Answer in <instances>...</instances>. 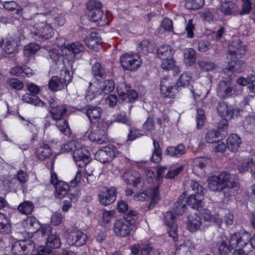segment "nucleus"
I'll return each instance as SVG.
<instances>
[{"label":"nucleus","instance_id":"nucleus-9","mask_svg":"<svg viewBox=\"0 0 255 255\" xmlns=\"http://www.w3.org/2000/svg\"><path fill=\"white\" fill-rule=\"evenodd\" d=\"M52 67L54 69H60V76H53L49 80L48 86L50 90L53 91H58L62 90L72 80V74L69 67L65 66L64 68H59L55 66L53 62Z\"/></svg>","mask_w":255,"mask_h":255},{"label":"nucleus","instance_id":"nucleus-32","mask_svg":"<svg viewBox=\"0 0 255 255\" xmlns=\"http://www.w3.org/2000/svg\"><path fill=\"white\" fill-rule=\"evenodd\" d=\"M102 110L100 107L88 106L86 114L91 122H96L101 117Z\"/></svg>","mask_w":255,"mask_h":255},{"label":"nucleus","instance_id":"nucleus-17","mask_svg":"<svg viewBox=\"0 0 255 255\" xmlns=\"http://www.w3.org/2000/svg\"><path fill=\"white\" fill-rule=\"evenodd\" d=\"M117 90L120 98L123 100L132 102L137 98L136 92L131 90L130 87L125 83L119 84Z\"/></svg>","mask_w":255,"mask_h":255},{"label":"nucleus","instance_id":"nucleus-41","mask_svg":"<svg viewBox=\"0 0 255 255\" xmlns=\"http://www.w3.org/2000/svg\"><path fill=\"white\" fill-rule=\"evenodd\" d=\"M238 7L237 4L231 1H225L221 4V10L227 15L232 14L237 12Z\"/></svg>","mask_w":255,"mask_h":255},{"label":"nucleus","instance_id":"nucleus-29","mask_svg":"<svg viewBox=\"0 0 255 255\" xmlns=\"http://www.w3.org/2000/svg\"><path fill=\"white\" fill-rule=\"evenodd\" d=\"M203 200L204 195L202 193H199L198 194H192L190 195L185 201L192 208L198 209L203 206Z\"/></svg>","mask_w":255,"mask_h":255},{"label":"nucleus","instance_id":"nucleus-57","mask_svg":"<svg viewBox=\"0 0 255 255\" xmlns=\"http://www.w3.org/2000/svg\"><path fill=\"white\" fill-rule=\"evenodd\" d=\"M191 92L195 98L200 97L203 93L205 94L204 95V97L205 98L208 94L209 90H206L202 85L199 84L196 86L195 89L193 87Z\"/></svg>","mask_w":255,"mask_h":255},{"label":"nucleus","instance_id":"nucleus-52","mask_svg":"<svg viewBox=\"0 0 255 255\" xmlns=\"http://www.w3.org/2000/svg\"><path fill=\"white\" fill-rule=\"evenodd\" d=\"M40 49V46L35 43H31L26 45L23 49V53L25 56L31 57Z\"/></svg>","mask_w":255,"mask_h":255},{"label":"nucleus","instance_id":"nucleus-55","mask_svg":"<svg viewBox=\"0 0 255 255\" xmlns=\"http://www.w3.org/2000/svg\"><path fill=\"white\" fill-rule=\"evenodd\" d=\"M227 118H223L218 123V131L221 133V137H225L227 134V129L228 127V120Z\"/></svg>","mask_w":255,"mask_h":255},{"label":"nucleus","instance_id":"nucleus-48","mask_svg":"<svg viewBox=\"0 0 255 255\" xmlns=\"http://www.w3.org/2000/svg\"><path fill=\"white\" fill-rule=\"evenodd\" d=\"M154 150L151 156V160L154 163H159L162 159V152L158 142L153 140Z\"/></svg>","mask_w":255,"mask_h":255},{"label":"nucleus","instance_id":"nucleus-8","mask_svg":"<svg viewBox=\"0 0 255 255\" xmlns=\"http://www.w3.org/2000/svg\"><path fill=\"white\" fill-rule=\"evenodd\" d=\"M67 113L66 107L59 105L51 108L50 111V117L55 121V125L60 132L66 135H69L71 129L66 119Z\"/></svg>","mask_w":255,"mask_h":255},{"label":"nucleus","instance_id":"nucleus-30","mask_svg":"<svg viewBox=\"0 0 255 255\" xmlns=\"http://www.w3.org/2000/svg\"><path fill=\"white\" fill-rule=\"evenodd\" d=\"M162 59L161 66L163 70L167 71L172 70L174 75H177L181 71L180 67L176 65L175 61L173 59V57Z\"/></svg>","mask_w":255,"mask_h":255},{"label":"nucleus","instance_id":"nucleus-2","mask_svg":"<svg viewBox=\"0 0 255 255\" xmlns=\"http://www.w3.org/2000/svg\"><path fill=\"white\" fill-rule=\"evenodd\" d=\"M251 237V235L244 230L232 234L229 239L222 235L220 237L221 241L218 243L219 252L221 255H226L238 246L244 247L249 242L255 249V234L252 239Z\"/></svg>","mask_w":255,"mask_h":255},{"label":"nucleus","instance_id":"nucleus-19","mask_svg":"<svg viewBox=\"0 0 255 255\" xmlns=\"http://www.w3.org/2000/svg\"><path fill=\"white\" fill-rule=\"evenodd\" d=\"M217 93L219 96L225 98L237 95L236 86L230 80L219 83Z\"/></svg>","mask_w":255,"mask_h":255},{"label":"nucleus","instance_id":"nucleus-56","mask_svg":"<svg viewBox=\"0 0 255 255\" xmlns=\"http://www.w3.org/2000/svg\"><path fill=\"white\" fill-rule=\"evenodd\" d=\"M158 251L153 249L151 244L145 245L140 249V255H159Z\"/></svg>","mask_w":255,"mask_h":255},{"label":"nucleus","instance_id":"nucleus-34","mask_svg":"<svg viewBox=\"0 0 255 255\" xmlns=\"http://www.w3.org/2000/svg\"><path fill=\"white\" fill-rule=\"evenodd\" d=\"M185 152V146L182 144H180L176 146H169L166 149V154L172 157H179Z\"/></svg>","mask_w":255,"mask_h":255},{"label":"nucleus","instance_id":"nucleus-20","mask_svg":"<svg viewBox=\"0 0 255 255\" xmlns=\"http://www.w3.org/2000/svg\"><path fill=\"white\" fill-rule=\"evenodd\" d=\"M116 194L117 190L115 187L105 188L101 190L99 193V202L104 206L109 205L116 200Z\"/></svg>","mask_w":255,"mask_h":255},{"label":"nucleus","instance_id":"nucleus-31","mask_svg":"<svg viewBox=\"0 0 255 255\" xmlns=\"http://www.w3.org/2000/svg\"><path fill=\"white\" fill-rule=\"evenodd\" d=\"M241 143V138L236 134H231L227 139V146L231 151L235 152L237 151Z\"/></svg>","mask_w":255,"mask_h":255},{"label":"nucleus","instance_id":"nucleus-11","mask_svg":"<svg viewBox=\"0 0 255 255\" xmlns=\"http://www.w3.org/2000/svg\"><path fill=\"white\" fill-rule=\"evenodd\" d=\"M135 220L127 218L117 220L113 227L115 234L122 237L128 236L132 231L135 230Z\"/></svg>","mask_w":255,"mask_h":255},{"label":"nucleus","instance_id":"nucleus-63","mask_svg":"<svg viewBox=\"0 0 255 255\" xmlns=\"http://www.w3.org/2000/svg\"><path fill=\"white\" fill-rule=\"evenodd\" d=\"M115 213V211L113 210H103L102 212L103 223L104 224H106L111 222L112 218L114 216Z\"/></svg>","mask_w":255,"mask_h":255},{"label":"nucleus","instance_id":"nucleus-54","mask_svg":"<svg viewBox=\"0 0 255 255\" xmlns=\"http://www.w3.org/2000/svg\"><path fill=\"white\" fill-rule=\"evenodd\" d=\"M151 187L146 188V190L142 192H138L133 195V199L136 201L143 202L145 201L147 198L148 197L150 199L149 196L150 189Z\"/></svg>","mask_w":255,"mask_h":255},{"label":"nucleus","instance_id":"nucleus-35","mask_svg":"<svg viewBox=\"0 0 255 255\" xmlns=\"http://www.w3.org/2000/svg\"><path fill=\"white\" fill-rule=\"evenodd\" d=\"M200 213L205 221L212 222L213 221L219 227H221L222 220L219 214L213 216L210 211L205 208L201 210Z\"/></svg>","mask_w":255,"mask_h":255},{"label":"nucleus","instance_id":"nucleus-5","mask_svg":"<svg viewBox=\"0 0 255 255\" xmlns=\"http://www.w3.org/2000/svg\"><path fill=\"white\" fill-rule=\"evenodd\" d=\"M21 226L23 229V234H25L27 238L35 237L37 235L41 234L43 236L48 235L51 231L49 225H43L41 229L38 220L34 217H27L21 222Z\"/></svg>","mask_w":255,"mask_h":255},{"label":"nucleus","instance_id":"nucleus-3","mask_svg":"<svg viewBox=\"0 0 255 255\" xmlns=\"http://www.w3.org/2000/svg\"><path fill=\"white\" fill-rule=\"evenodd\" d=\"M229 49L227 56L228 60V67L223 69L224 72L242 71L245 67V63L237 56L241 57L246 53V45L242 44L240 40L236 39L230 44Z\"/></svg>","mask_w":255,"mask_h":255},{"label":"nucleus","instance_id":"nucleus-38","mask_svg":"<svg viewBox=\"0 0 255 255\" xmlns=\"http://www.w3.org/2000/svg\"><path fill=\"white\" fill-rule=\"evenodd\" d=\"M20 45L18 38L10 37L6 41L3 50L7 53H12L15 52Z\"/></svg>","mask_w":255,"mask_h":255},{"label":"nucleus","instance_id":"nucleus-18","mask_svg":"<svg viewBox=\"0 0 255 255\" xmlns=\"http://www.w3.org/2000/svg\"><path fill=\"white\" fill-rule=\"evenodd\" d=\"M87 239L88 236L86 234L77 230L68 234L66 242L69 246L80 247L86 244Z\"/></svg>","mask_w":255,"mask_h":255},{"label":"nucleus","instance_id":"nucleus-60","mask_svg":"<svg viewBox=\"0 0 255 255\" xmlns=\"http://www.w3.org/2000/svg\"><path fill=\"white\" fill-rule=\"evenodd\" d=\"M221 136V133L215 130H210L206 133L205 139L208 143H214L216 141V138Z\"/></svg>","mask_w":255,"mask_h":255},{"label":"nucleus","instance_id":"nucleus-36","mask_svg":"<svg viewBox=\"0 0 255 255\" xmlns=\"http://www.w3.org/2000/svg\"><path fill=\"white\" fill-rule=\"evenodd\" d=\"M183 62L186 65L192 66L196 62V53L192 48H186L183 51Z\"/></svg>","mask_w":255,"mask_h":255},{"label":"nucleus","instance_id":"nucleus-61","mask_svg":"<svg viewBox=\"0 0 255 255\" xmlns=\"http://www.w3.org/2000/svg\"><path fill=\"white\" fill-rule=\"evenodd\" d=\"M195 25L193 23V19H190L185 26V31L186 33V37L192 38L194 36V30L195 29Z\"/></svg>","mask_w":255,"mask_h":255},{"label":"nucleus","instance_id":"nucleus-1","mask_svg":"<svg viewBox=\"0 0 255 255\" xmlns=\"http://www.w3.org/2000/svg\"><path fill=\"white\" fill-rule=\"evenodd\" d=\"M55 44L60 49L62 54L57 49L52 48L49 50V56L54 65L59 68H64L67 66L64 59L68 62L73 61L76 54L84 50V47L81 43L75 42L69 44L67 40L62 36H58L56 38Z\"/></svg>","mask_w":255,"mask_h":255},{"label":"nucleus","instance_id":"nucleus-25","mask_svg":"<svg viewBox=\"0 0 255 255\" xmlns=\"http://www.w3.org/2000/svg\"><path fill=\"white\" fill-rule=\"evenodd\" d=\"M202 225V219L199 215L195 213L188 216L186 227L190 232L194 233L199 230Z\"/></svg>","mask_w":255,"mask_h":255},{"label":"nucleus","instance_id":"nucleus-43","mask_svg":"<svg viewBox=\"0 0 255 255\" xmlns=\"http://www.w3.org/2000/svg\"><path fill=\"white\" fill-rule=\"evenodd\" d=\"M145 179L144 182H145V185L144 188H153L156 183V178L155 173L153 171L150 169H147L145 170Z\"/></svg>","mask_w":255,"mask_h":255},{"label":"nucleus","instance_id":"nucleus-59","mask_svg":"<svg viewBox=\"0 0 255 255\" xmlns=\"http://www.w3.org/2000/svg\"><path fill=\"white\" fill-rule=\"evenodd\" d=\"M22 122L23 126H27L29 130L33 133L36 134L38 132L37 125L34 122H30L25 120L23 117L19 116Z\"/></svg>","mask_w":255,"mask_h":255},{"label":"nucleus","instance_id":"nucleus-50","mask_svg":"<svg viewBox=\"0 0 255 255\" xmlns=\"http://www.w3.org/2000/svg\"><path fill=\"white\" fill-rule=\"evenodd\" d=\"M79 141L73 140L70 142L62 145L60 149L59 153L61 154L66 153L70 151L73 152L77 146H78Z\"/></svg>","mask_w":255,"mask_h":255},{"label":"nucleus","instance_id":"nucleus-64","mask_svg":"<svg viewBox=\"0 0 255 255\" xmlns=\"http://www.w3.org/2000/svg\"><path fill=\"white\" fill-rule=\"evenodd\" d=\"M87 7L89 12L93 11L97 9H101L102 4L98 0H89L87 2Z\"/></svg>","mask_w":255,"mask_h":255},{"label":"nucleus","instance_id":"nucleus-42","mask_svg":"<svg viewBox=\"0 0 255 255\" xmlns=\"http://www.w3.org/2000/svg\"><path fill=\"white\" fill-rule=\"evenodd\" d=\"M10 231L9 218L0 213V232L3 234H8Z\"/></svg>","mask_w":255,"mask_h":255},{"label":"nucleus","instance_id":"nucleus-62","mask_svg":"<svg viewBox=\"0 0 255 255\" xmlns=\"http://www.w3.org/2000/svg\"><path fill=\"white\" fill-rule=\"evenodd\" d=\"M7 83L10 87L17 90H20L22 89L24 87L23 83L20 80L15 78L9 79Z\"/></svg>","mask_w":255,"mask_h":255},{"label":"nucleus","instance_id":"nucleus-23","mask_svg":"<svg viewBox=\"0 0 255 255\" xmlns=\"http://www.w3.org/2000/svg\"><path fill=\"white\" fill-rule=\"evenodd\" d=\"M34 247V244L30 241L20 240L14 243L12 251L15 255H23L32 251Z\"/></svg>","mask_w":255,"mask_h":255},{"label":"nucleus","instance_id":"nucleus-53","mask_svg":"<svg viewBox=\"0 0 255 255\" xmlns=\"http://www.w3.org/2000/svg\"><path fill=\"white\" fill-rule=\"evenodd\" d=\"M204 0H188L185 3V7L189 9H198L203 6Z\"/></svg>","mask_w":255,"mask_h":255},{"label":"nucleus","instance_id":"nucleus-15","mask_svg":"<svg viewBox=\"0 0 255 255\" xmlns=\"http://www.w3.org/2000/svg\"><path fill=\"white\" fill-rule=\"evenodd\" d=\"M117 148L113 145H109L99 149L95 153V159L102 163L111 161L119 154Z\"/></svg>","mask_w":255,"mask_h":255},{"label":"nucleus","instance_id":"nucleus-51","mask_svg":"<svg viewBox=\"0 0 255 255\" xmlns=\"http://www.w3.org/2000/svg\"><path fill=\"white\" fill-rule=\"evenodd\" d=\"M198 65L202 71H210L216 69L217 66L214 62L205 60H199Z\"/></svg>","mask_w":255,"mask_h":255},{"label":"nucleus","instance_id":"nucleus-28","mask_svg":"<svg viewBox=\"0 0 255 255\" xmlns=\"http://www.w3.org/2000/svg\"><path fill=\"white\" fill-rule=\"evenodd\" d=\"M218 112L221 117L231 119L234 114L233 106L224 102H220L217 107Z\"/></svg>","mask_w":255,"mask_h":255},{"label":"nucleus","instance_id":"nucleus-44","mask_svg":"<svg viewBox=\"0 0 255 255\" xmlns=\"http://www.w3.org/2000/svg\"><path fill=\"white\" fill-rule=\"evenodd\" d=\"M92 73L94 78L97 81H102L105 79V72L99 63H95L92 66Z\"/></svg>","mask_w":255,"mask_h":255},{"label":"nucleus","instance_id":"nucleus-26","mask_svg":"<svg viewBox=\"0 0 255 255\" xmlns=\"http://www.w3.org/2000/svg\"><path fill=\"white\" fill-rule=\"evenodd\" d=\"M194 249V246L191 241L184 239L183 242L176 247L175 255H190Z\"/></svg>","mask_w":255,"mask_h":255},{"label":"nucleus","instance_id":"nucleus-37","mask_svg":"<svg viewBox=\"0 0 255 255\" xmlns=\"http://www.w3.org/2000/svg\"><path fill=\"white\" fill-rule=\"evenodd\" d=\"M157 52L160 58L164 59L173 57L175 51L171 45L163 44L158 47Z\"/></svg>","mask_w":255,"mask_h":255},{"label":"nucleus","instance_id":"nucleus-27","mask_svg":"<svg viewBox=\"0 0 255 255\" xmlns=\"http://www.w3.org/2000/svg\"><path fill=\"white\" fill-rule=\"evenodd\" d=\"M89 14L91 21L97 23L100 26L109 24L107 14H104L101 9L90 11Z\"/></svg>","mask_w":255,"mask_h":255},{"label":"nucleus","instance_id":"nucleus-45","mask_svg":"<svg viewBox=\"0 0 255 255\" xmlns=\"http://www.w3.org/2000/svg\"><path fill=\"white\" fill-rule=\"evenodd\" d=\"M185 193H183L180 196L179 201L177 202L174 205L173 209L174 213L176 215H181L185 212L186 210V203L184 200V197L185 196Z\"/></svg>","mask_w":255,"mask_h":255},{"label":"nucleus","instance_id":"nucleus-24","mask_svg":"<svg viewBox=\"0 0 255 255\" xmlns=\"http://www.w3.org/2000/svg\"><path fill=\"white\" fill-rule=\"evenodd\" d=\"M36 158L41 161H44L47 159H51V167L53 168L54 165V159L55 156L53 155L52 151L49 145L46 143H42L36 149L35 151Z\"/></svg>","mask_w":255,"mask_h":255},{"label":"nucleus","instance_id":"nucleus-21","mask_svg":"<svg viewBox=\"0 0 255 255\" xmlns=\"http://www.w3.org/2000/svg\"><path fill=\"white\" fill-rule=\"evenodd\" d=\"M175 219L176 217L172 212L168 211L164 215L163 221L168 227L169 235L174 241H176L178 237V226Z\"/></svg>","mask_w":255,"mask_h":255},{"label":"nucleus","instance_id":"nucleus-58","mask_svg":"<svg viewBox=\"0 0 255 255\" xmlns=\"http://www.w3.org/2000/svg\"><path fill=\"white\" fill-rule=\"evenodd\" d=\"M143 135L141 132L135 127H130L129 128V133L128 134L127 140L132 141L137 138Z\"/></svg>","mask_w":255,"mask_h":255},{"label":"nucleus","instance_id":"nucleus-39","mask_svg":"<svg viewBox=\"0 0 255 255\" xmlns=\"http://www.w3.org/2000/svg\"><path fill=\"white\" fill-rule=\"evenodd\" d=\"M61 241L59 235L56 234H50L48 236L46 246L51 250L52 249H58L61 247Z\"/></svg>","mask_w":255,"mask_h":255},{"label":"nucleus","instance_id":"nucleus-22","mask_svg":"<svg viewBox=\"0 0 255 255\" xmlns=\"http://www.w3.org/2000/svg\"><path fill=\"white\" fill-rule=\"evenodd\" d=\"M160 92L164 97L174 98L177 92V88L170 79L164 78L160 82Z\"/></svg>","mask_w":255,"mask_h":255},{"label":"nucleus","instance_id":"nucleus-6","mask_svg":"<svg viewBox=\"0 0 255 255\" xmlns=\"http://www.w3.org/2000/svg\"><path fill=\"white\" fill-rule=\"evenodd\" d=\"M115 88V83L112 79H104L99 82L90 83L85 95L87 101H91L99 96L102 93L108 94L111 93Z\"/></svg>","mask_w":255,"mask_h":255},{"label":"nucleus","instance_id":"nucleus-40","mask_svg":"<svg viewBox=\"0 0 255 255\" xmlns=\"http://www.w3.org/2000/svg\"><path fill=\"white\" fill-rule=\"evenodd\" d=\"M68 190V184L62 181H59L55 185V196L57 198H62L67 194Z\"/></svg>","mask_w":255,"mask_h":255},{"label":"nucleus","instance_id":"nucleus-14","mask_svg":"<svg viewBox=\"0 0 255 255\" xmlns=\"http://www.w3.org/2000/svg\"><path fill=\"white\" fill-rule=\"evenodd\" d=\"M90 154L87 148L79 142L78 146H77L73 152V158L79 167H83L90 162Z\"/></svg>","mask_w":255,"mask_h":255},{"label":"nucleus","instance_id":"nucleus-4","mask_svg":"<svg viewBox=\"0 0 255 255\" xmlns=\"http://www.w3.org/2000/svg\"><path fill=\"white\" fill-rule=\"evenodd\" d=\"M209 189L214 192H221L227 188L229 195L234 196L239 189L238 183L233 179L232 176L227 172H222L218 175H213L208 179Z\"/></svg>","mask_w":255,"mask_h":255},{"label":"nucleus","instance_id":"nucleus-13","mask_svg":"<svg viewBox=\"0 0 255 255\" xmlns=\"http://www.w3.org/2000/svg\"><path fill=\"white\" fill-rule=\"evenodd\" d=\"M120 61L122 67L129 71H135L142 64L140 57L138 54L131 53H127L121 55Z\"/></svg>","mask_w":255,"mask_h":255},{"label":"nucleus","instance_id":"nucleus-12","mask_svg":"<svg viewBox=\"0 0 255 255\" xmlns=\"http://www.w3.org/2000/svg\"><path fill=\"white\" fill-rule=\"evenodd\" d=\"M166 168L165 167L158 166L157 176L156 177V185L150 189V201L147 206L148 210L153 209L160 200L159 186L161 184L163 178V174Z\"/></svg>","mask_w":255,"mask_h":255},{"label":"nucleus","instance_id":"nucleus-33","mask_svg":"<svg viewBox=\"0 0 255 255\" xmlns=\"http://www.w3.org/2000/svg\"><path fill=\"white\" fill-rule=\"evenodd\" d=\"M85 42L89 48L93 49L101 44L102 41L99 34L95 31H92L85 38Z\"/></svg>","mask_w":255,"mask_h":255},{"label":"nucleus","instance_id":"nucleus-46","mask_svg":"<svg viewBox=\"0 0 255 255\" xmlns=\"http://www.w3.org/2000/svg\"><path fill=\"white\" fill-rule=\"evenodd\" d=\"M192 80L191 74L188 72L183 73L176 82L179 87H186L189 85Z\"/></svg>","mask_w":255,"mask_h":255},{"label":"nucleus","instance_id":"nucleus-10","mask_svg":"<svg viewBox=\"0 0 255 255\" xmlns=\"http://www.w3.org/2000/svg\"><path fill=\"white\" fill-rule=\"evenodd\" d=\"M49 20L35 23L29 27L32 36L36 39H48L54 34V29L47 23Z\"/></svg>","mask_w":255,"mask_h":255},{"label":"nucleus","instance_id":"nucleus-7","mask_svg":"<svg viewBox=\"0 0 255 255\" xmlns=\"http://www.w3.org/2000/svg\"><path fill=\"white\" fill-rule=\"evenodd\" d=\"M112 122L103 120L97 126L89 129L86 132L88 138L91 141L99 144L108 143L110 139L107 133V129Z\"/></svg>","mask_w":255,"mask_h":255},{"label":"nucleus","instance_id":"nucleus-47","mask_svg":"<svg viewBox=\"0 0 255 255\" xmlns=\"http://www.w3.org/2000/svg\"><path fill=\"white\" fill-rule=\"evenodd\" d=\"M34 209L33 204L29 201H25L20 203L17 207V209L19 212L23 214H31Z\"/></svg>","mask_w":255,"mask_h":255},{"label":"nucleus","instance_id":"nucleus-49","mask_svg":"<svg viewBox=\"0 0 255 255\" xmlns=\"http://www.w3.org/2000/svg\"><path fill=\"white\" fill-rule=\"evenodd\" d=\"M210 162V159L205 157H197L193 160L194 164L193 170L197 171L198 168L203 169Z\"/></svg>","mask_w":255,"mask_h":255},{"label":"nucleus","instance_id":"nucleus-16","mask_svg":"<svg viewBox=\"0 0 255 255\" xmlns=\"http://www.w3.org/2000/svg\"><path fill=\"white\" fill-rule=\"evenodd\" d=\"M123 178L127 184L135 187H144L145 185V182H144L140 173L133 169L126 171L123 176Z\"/></svg>","mask_w":255,"mask_h":255}]
</instances>
